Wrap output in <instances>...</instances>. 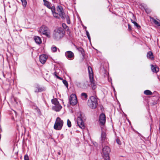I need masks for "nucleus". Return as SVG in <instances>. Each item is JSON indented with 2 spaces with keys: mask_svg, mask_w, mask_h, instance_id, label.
I'll use <instances>...</instances> for the list:
<instances>
[{
  "mask_svg": "<svg viewBox=\"0 0 160 160\" xmlns=\"http://www.w3.org/2000/svg\"><path fill=\"white\" fill-rule=\"evenodd\" d=\"M80 117H78L77 118V122L78 125L79 127L82 129H84L85 128V126L84 125V123L83 121L82 118V116L80 114Z\"/></svg>",
  "mask_w": 160,
  "mask_h": 160,
  "instance_id": "obj_11",
  "label": "nucleus"
},
{
  "mask_svg": "<svg viewBox=\"0 0 160 160\" xmlns=\"http://www.w3.org/2000/svg\"><path fill=\"white\" fill-rule=\"evenodd\" d=\"M138 134L139 136H141V135L140 134V133L138 132Z\"/></svg>",
  "mask_w": 160,
  "mask_h": 160,
  "instance_id": "obj_46",
  "label": "nucleus"
},
{
  "mask_svg": "<svg viewBox=\"0 0 160 160\" xmlns=\"http://www.w3.org/2000/svg\"><path fill=\"white\" fill-rule=\"evenodd\" d=\"M128 29L130 31L132 30L131 26L129 24H128Z\"/></svg>",
  "mask_w": 160,
  "mask_h": 160,
  "instance_id": "obj_36",
  "label": "nucleus"
},
{
  "mask_svg": "<svg viewBox=\"0 0 160 160\" xmlns=\"http://www.w3.org/2000/svg\"><path fill=\"white\" fill-rule=\"evenodd\" d=\"M84 28L85 29V30H86L87 27L85 26L84 27Z\"/></svg>",
  "mask_w": 160,
  "mask_h": 160,
  "instance_id": "obj_45",
  "label": "nucleus"
},
{
  "mask_svg": "<svg viewBox=\"0 0 160 160\" xmlns=\"http://www.w3.org/2000/svg\"><path fill=\"white\" fill-rule=\"evenodd\" d=\"M34 40L37 44L39 45L42 42L41 38L38 36H34Z\"/></svg>",
  "mask_w": 160,
  "mask_h": 160,
  "instance_id": "obj_17",
  "label": "nucleus"
},
{
  "mask_svg": "<svg viewBox=\"0 0 160 160\" xmlns=\"http://www.w3.org/2000/svg\"><path fill=\"white\" fill-rule=\"evenodd\" d=\"M35 87L36 89L35 91V93L42 92L45 90V88L44 87H40L38 84H36Z\"/></svg>",
  "mask_w": 160,
  "mask_h": 160,
  "instance_id": "obj_14",
  "label": "nucleus"
},
{
  "mask_svg": "<svg viewBox=\"0 0 160 160\" xmlns=\"http://www.w3.org/2000/svg\"><path fill=\"white\" fill-rule=\"evenodd\" d=\"M113 91L114 92V93H115L116 91H115V89L114 88H113Z\"/></svg>",
  "mask_w": 160,
  "mask_h": 160,
  "instance_id": "obj_43",
  "label": "nucleus"
},
{
  "mask_svg": "<svg viewBox=\"0 0 160 160\" xmlns=\"http://www.w3.org/2000/svg\"><path fill=\"white\" fill-rule=\"evenodd\" d=\"M47 58V57L45 54L41 55L39 56L40 62L43 64L45 62Z\"/></svg>",
  "mask_w": 160,
  "mask_h": 160,
  "instance_id": "obj_15",
  "label": "nucleus"
},
{
  "mask_svg": "<svg viewBox=\"0 0 160 160\" xmlns=\"http://www.w3.org/2000/svg\"><path fill=\"white\" fill-rule=\"evenodd\" d=\"M131 21L132 22H132H135V21H134L132 19H131Z\"/></svg>",
  "mask_w": 160,
  "mask_h": 160,
  "instance_id": "obj_44",
  "label": "nucleus"
},
{
  "mask_svg": "<svg viewBox=\"0 0 160 160\" xmlns=\"http://www.w3.org/2000/svg\"><path fill=\"white\" fill-rule=\"evenodd\" d=\"M51 102L52 104L54 105H57L59 104V102L56 98L52 99L51 100Z\"/></svg>",
  "mask_w": 160,
  "mask_h": 160,
  "instance_id": "obj_23",
  "label": "nucleus"
},
{
  "mask_svg": "<svg viewBox=\"0 0 160 160\" xmlns=\"http://www.w3.org/2000/svg\"><path fill=\"white\" fill-rule=\"evenodd\" d=\"M24 160H29L28 156L27 155H25L24 157Z\"/></svg>",
  "mask_w": 160,
  "mask_h": 160,
  "instance_id": "obj_35",
  "label": "nucleus"
},
{
  "mask_svg": "<svg viewBox=\"0 0 160 160\" xmlns=\"http://www.w3.org/2000/svg\"><path fill=\"white\" fill-rule=\"evenodd\" d=\"M57 48L55 46H53L51 48V49L52 52H56L57 50Z\"/></svg>",
  "mask_w": 160,
  "mask_h": 160,
  "instance_id": "obj_26",
  "label": "nucleus"
},
{
  "mask_svg": "<svg viewBox=\"0 0 160 160\" xmlns=\"http://www.w3.org/2000/svg\"><path fill=\"white\" fill-rule=\"evenodd\" d=\"M56 10L58 12H56V8H55V12L57 14V15L56 16L53 15V16L57 18H59L60 17L64 19V13L62 7L61 6L58 5L57 7Z\"/></svg>",
  "mask_w": 160,
  "mask_h": 160,
  "instance_id": "obj_3",
  "label": "nucleus"
},
{
  "mask_svg": "<svg viewBox=\"0 0 160 160\" xmlns=\"http://www.w3.org/2000/svg\"><path fill=\"white\" fill-rule=\"evenodd\" d=\"M58 155H61V152H60V151L59 150L58 152Z\"/></svg>",
  "mask_w": 160,
  "mask_h": 160,
  "instance_id": "obj_40",
  "label": "nucleus"
},
{
  "mask_svg": "<svg viewBox=\"0 0 160 160\" xmlns=\"http://www.w3.org/2000/svg\"><path fill=\"white\" fill-rule=\"evenodd\" d=\"M150 130H151V125H150Z\"/></svg>",
  "mask_w": 160,
  "mask_h": 160,
  "instance_id": "obj_48",
  "label": "nucleus"
},
{
  "mask_svg": "<svg viewBox=\"0 0 160 160\" xmlns=\"http://www.w3.org/2000/svg\"><path fill=\"white\" fill-rule=\"evenodd\" d=\"M63 124V121L59 117H57L54 125V128L57 130H60L62 129Z\"/></svg>",
  "mask_w": 160,
  "mask_h": 160,
  "instance_id": "obj_7",
  "label": "nucleus"
},
{
  "mask_svg": "<svg viewBox=\"0 0 160 160\" xmlns=\"http://www.w3.org/2000/svg\"><path fill=\"white\" fill-rule=\"evenodd\" d=\"M159 132H160V126L159 127Z\"/></svg>",
  "mask_w": 160,
  "mask_h": 160,
  "instance_id": "obj_47",
  "label": "nucleus"
},
{
  "mask_svg": "<svg viewBox=\"0 0 160 160\" xmlns=\"http://www.w3.org/2000/svg\"><path fill=\"white\" fill-rule=\"evenodd\" d=\"M147 57L148 58L152 60H153L154 58L152 52L151 51H149L148 52L147 55Z\"/></svg>",
  "mask_w": 160,
  "mask_h": 160,
  "instance_id": "obj_18",
  "label": "nucleus"
},
{
  "mask_svg": "<svg viewBox=\"0 0 160 160\" xmlns=\"http://www.w3.org/2000/svg\"><path fill=\"white\" fill-rule=\"evenodd\" d=\"M108 80L110 82V79H108Z\"/></svg>",
  "mask_w": 160,
  "mask_h": 160,
  "instance_id": "obj_49",
  "label": "nucleus"
},
{
  "mask_svg": "<svg viewBox=\"0 0 160 160\" xmlns=\"http://www.w3.org/2000/svg\"><path fill=\"white\" fill-rule=\"evenodd\" d=\"M62 26L63 27V28H66L67 27V25H66V24H64V23H63L62 24Z\"/></svg>",
  "mask_w": 160,
  "mask_h": 160,
  "instance_id": "obj_38",
  "label": "nucleus"
},
{
  "mask_svg": "<svg viewBox=\"0 0 160 160\" xmlns=\"http://www.w3.org/2000/svg\"><path fill=\"white\" fill-rule=\"evenodd\" d=\"M13 99H14V101L15 102H16V104H18V102L17 101V99L16 98H13Z\"/></svg>",
  "mask_w": 160,
  "mask_h": 160,
  "instance_id": "obj_37",
  "label": "nucleus"
},
{
  "mask_svg": "<svg viewBox=\"0 0 160 160\" xmlns=\"http://www.w3.org/2000/svg\"><path fill=\"white\" fill-rule=\"evenodd\" d=\"M85 31H86V35H87V36L88 38V37L89 38L90 37V36L89 33V32H88V31L87 30H85Z\"/></svg>",
  "mask_w": 160,
  "mask_h": 160,
  "instance_id": "obj_34",
  "label": "nucleus"
},
{
  "mask_svg": "<svg viewBox=\"0 0 160 160\" xmlns=\"http://www.w3.org/2000/svg\"><path fill=\"white\" fill-rule=\"evenodd\" d=\"M144 8L145 9L146 12L147 13H149L151 12V10L149 9L146 8L145 7H144Z\"/></svg>",
  "mask_w": 160,
  "mask_h": 160,
  "instance_id": "obj_30",
  "label": "nucleus"
},
{
  "mask_svg": "<svg viewBox=\"0 0 160 160\" xmlns=\"http://www.w3.org/2000/svg\"><path fill=\"white\" fill-rule=\"evenodd\" d=\"M67 23L68 24H69L70 23V21L69 19L67 21Z\"/></svg>",
  "mask_w": 160,
  "mask_h": 160,
  "instance_id": "obj_39",
  "label": "nucleus"
},
{
  "mask_svg": "<svg viewBox=\"0 0 160 160\" xmlns=\"http://www.w3.org/2000/svg\"><path fill=\"white\" fill-rule=\"evenodd\" d=\"M108 80L110 82V79H108Z\"/></svg>",
  "mask_w": 160,
  "mask_h": 160,
  "instance_id": "obj_50",
  "label": "nucleus"
},
{
  "mask_svg": "<svg viewBox=\"0 0 160 160\" xmlns=\"http://www.w3.org/2000/svg\"><path fill=\"white\" fill-rule=\"evenodd\" d=\"M77 49L82 54V55L84 57V55H85L84 51V49L81 47H79L77 48Z\"/></svg>",
  "mask_w": 160,
  "mask_h": 160,
  "instance_id": "obj_21",
  "label": "nucleus"
},
{
  "mask_svg": "<svg viewBox=\"0 0 160 160\" xmlns=\"http://www.w3.org/2000/svg\"><path fill=\"white\" fill-rule=\"evenodd\" d=\"M100 142L102 147L108 143V139L106 138V134L103 132H102L101 133Z\"/></svg>",
  "mask_w": 160,
  "mask_h": 160,
  "instance_id": "obj_9",
  "label": "nucleus"
},
{
  "mask_svg": "<svg viewBox=\"0 0 160 160\" xmlns=\"http://www.w3.org/2000/svg\"><path fill=\"white\" fill-rule=\"evenodd\" d=\"M150 18L151 20H152L153 21L154 23L158 26H160V23L156 20L153 17L150 16Z\"/></svg>",
  "mask_w": 160,
  "mask_h": 160,
  "instance_id": "obj_22",
  "label": "nucleus"
},
{
  "mask_svg": "<svg viewBox=\"0 0 160 160\" xmlns=\"http://www.w3.org/2000/svg\"><path fill=\"white\" fill-rule=\"evenodd\" d=\"M54 75L56 77V78H58V79H59L61 80H62V78L58 76L57 75V73L56 72H55L54 73Z\"/></svg>",
  "mask_w": 160,
  "mask_h": 160,
  "instance_id": "obj_32",
  "label": "nucleus"
},
{
  "mask_svg": "<svg viewBox=\"0 0 160 160\" xmlns=\"http://www.w3.org/2000/svg\"><path fill=\"white\" fill-rule=\"evenodd\" d=\"M88 38L89 41L90 42H91V38H90V37L89 38L88 37Z\"/></svg>",
  "mask_w": 160,
  "mask_h": 160,
  "instance_id": "obj_41",
  "label": "nucleus"
},
{
  "mask_svg": "<svg viewBox=\"0 0 160 160\" xmlns=\"http://www.w3.org/2000/svg\"><path fill=\"white\" fill-rule=\"evenodd\" d=\"M35 109L36 110V112L38 113V115H40L41 114L40 109L37 106L35 107Z\"/></svg>",
  "mask_w": 160,
  "mask_h": 160,
  "instance_id": "obj_27",
  "label": "nucleus"
},
{
  "mask_svg": "<svg viewBox=\"0 0 160 160\" xmlns=\"http://www.w3.org/2000/svg\"><path fill=\"white\" fill-rule=\"evenodd\" d=\"M99 122L102 125H103L105 124L106 122V117L104 113H102L100 115Z\"/></svg>",
  "mask_w": 160,
  "mask_h": 160,
  "instance_id": "obj_13",
  "label": "nucleus"
},
{
  "mask_svg": "<svg viewBox=\"0 0 160 160\" xmlns=\"http://www.w3.org/2000/svg\"><path fill=\"white\" fill-rule=\"evenodd\" d=\"M110 152V149L108 146H105L102 148V157L104 160H110L109 154Z\"/></svg>",
  "mask_w": 160,
  "mask_h": 160,
  "instance_id": "obj_6",
  "label": "nucleus"
},
{
  "mask_svg": "<svg viewBox=\"0 0 160 160\" xmlns=\"http://www.w3.org/2000/svg\"><path fill=\"white\" fill-rule=\"evenodd\" d=\"M64 33L65 32L62 28H58L54 30L53 37L54 39L59 40L63 37Z\"/></svg>",
  "mask_w": 160,
  "mask_h": 160,
  "instance_id": "obj_2",
  "label": "nucleus"
},
{
  "mask_svg": "<svg viewBox=\"0 0 160 160\" xmlns=\"http://www.w3.org/2000/svg\"><path fill=\"white\" fill-rule=\"evenodd\" d=\"M110 79L111 81H112V79L111 78H110Z\"/></svg>",
  "mask_w": 160,
  "mask_h": 160,
  "instance_id": "obj_51",
  "label": "nucleus"
},
{
  "mask_svg": "<svg viewBox=\"0 0 160 160\" xmlns=\"http://www.w3.org/2000/svg\"><path fill=\"white\" fill-rule=\"evenodd\" d=\"M65 55L66 58L69 60H72L74 57V53L70 51H68L65 52Z\"/></svg>",
  "mask_w": 160,
  "mask_h": 160,
  "instance_id": "obj_12",
  "label": "nucleus"
},
{
  "mask_svg": "<svg viewBox=\"0 0 160 160\" xmlns=\"http://www.w3.org/2000/svg\"><path fill=\"white\" fill-rule=\"evenodd\" d=\"M151 69L153 72L157 73L159 71V68L156 65H151Z\"/></svg>",
  "mask_w": 160,
  "mask_h": 160,
  "instance_id": "obj_19",
  "label": "nucleus"
},
{
  "mask_svg": "<svg viewBox=\"0 0 160 160\" xmlns=\"http://www.w3.org/2000/svg\"><path fill=\"white\" fill-rule=\"evenodd\" d=\"M66 18H67V21L69 19V17L68 16Z\"/></svg>",
  "mask_w": 160,
  "mask_h": 160,
  "instance_id": "obj_42",
  "label": "nucleus"
},
{
  "mask_svg": "<svg viewBox=\"0 0 160 160\" xmlns=\"http://www.w3.org/2000/svg\"><path fill=\"white\" fill-rule=\"evenodd\" d=\"M132 23L134 24V25L136 26V28L137 29H140L141 28V26L139 25L137 22H136L135 21L133 22Z\"/></svg>",
  "mask_w": 160,
  "mask_h": 160,
  "instance_id": "obj_28",
  "label": "nucleus"
},
{
  "mask_svg": "<svg viewBox=\"0 0 160 160\" xmlns=\"http://www.w3.org/2000/svg\"><path fill=\"white\" fill-rule=\"evenodd\" d=\"M62 108V106L59 103L52 107V109L56 112L59 111Z\"/></svg>",
  "mask_w": 160,
  "mask_h": 160,
  "instance_id": "obj_16",
  "label": "nucleus"
},
{
  "mask_svg": "<svg viewBox=\"0 0 160 160\" xmlns=\"http://www.w3.org/2000/svg\"><path fill=\"white\" fill-rule=\"evenodd\" d=\"M62 82L65 86L68 88V84L67 81L66 80H63Z\"/></svg>",
  "mask_w": 160,
  "mask_h": 160,
  "instance_id": "obj_31",
  "label": "nucleus"
},
{
  "mask_svg": "<svg viewBox=\"0 0 160 160\" xmlns=\"http://www.w3.org/2000/svg\"><path fill=\"white\" fill-rule=\"evenodd\" d=\"M44 5L48 8L51 10L52 15L55 16L57 15L55 12V7L53 5H52L51 3L46 0H43Z\"/></svg>",
  "mask_w": 160,
  "mask_h": 160,
  "instance_id": "obj_8",
  "label": "nucleus"
},
{
  "mask_svg": "<svg viewBox=\"0 0 160 160\" xmlns=\"http://www.w3.org/2000/svg\"><path fill=\"white\" fill-rule=\"evenodd\" d=\"M39 32L42 34L46 36L47 37H50V32L48 27L45 25L42 26L39 28Z\"/></svg>",
  "mask_w": 160,
  "mask_h": 160,
  "instance_id": "obj_5",
  "label": "nucleus"
},
{
  "mask_svg": "<svg viewBox=\"0 0 160 160\" xmlns=\"http://www.w3.org/2000/svg\"><path fill=\"white\" fill-rule=\"evenodd\" d=\"M22 6L25 8L27 4V2L26 0H21Z\"/></svg>",
  "mask_w": 160,
  "mask_h": 160,
  "instance_id": "obj_25",
  "label": "nucleus"
},
{
  "mask_svg": "<svg viewBox=\"0 0 160 160\" xmlns=\"http://www.w3.org/2000/svg\"><path fill=\"white\" fill-rule=\"evenodd\" d=\"M88 95L85 92H82L81 94L82 98L83 100H86L88 99Z\"/></svg>",
  "mask_w": 160,
  "mask_h": 160,
  "instance_id": "obj_20",
  "label": "nucleus"
},
{
  "mask_svg": "<svg viewBox=\"0 0 160 160\" xmlns=\"http://www.w3.org/2000/svg\"><path fill=\"white\" fill-rule=\"evenodd\" d=\"M67 125L69 128H70L72 126L71 122L68 119L67 120Z\"/></svg>",
  "mask_w": 160,
  "mask_h": 160,
  "instance_id": "obj_29",
  "label": "nucleus"
},
{
  "mask_svg": "<svg viewBox=\"0 0 160 160\" xmlns=\"http://www.w3.org/2000/svg\"><path fill=\"white\" fill-rule=\"evenodd\" d=\"M69 102L71 105L74 106L77 103L76 96L74 94H72L70 96Z\"/></svg>",
  "mask_w": 160,
  "mask_h": 160,
  "instance_id": "obj_10",
  "label": "nucleus"
},
{
  "mask_svg": "<svg viewBox=\"0 0 160 160\" xmlns=\"http://www.w3.org/2000/svg\"><path fill=\"white\" fill-rule=\"evenodd\" d=\"M88 70L89 73V77L90 82L91 83L92 89L95 90L96 87V85L94 82L93 76L92 68L90 66L88 67Z\"/></svg>",
  "mask_w": 160,
  "mask_h": 160,
  "instance_id": "obj_4",
  "label": "nucleus"
},
{
  "mask_svg": "<svg viewBox=\"0 0 160 160\" xmlns=\"http://www.w3.org/2000/svg\"><path fill=\"white\" fill-rule=\"evenodd\" d=\"M14 112H15V113H16V112L15 111H14Z\"/></svg>",
  "mask_w": 160,
  "mask_h": 160,
  "instance_id": "obj_52",
  "label": "nucleus"
},
{
  "mask_svg": "<svg viewBox=\"0 0 160 160\" xmlns=\"http://www.w3.org/2000/svg\"><path fill=\"white\" fill-rule=\"evenodd\" d=\"M144 93L147 95H151L152 94V92L149 90H147L144 91Z\"/></svg>",
  "mask_w": 160,
  "mask_h": 160,
  "instance_id": "obj_24",
  "label": "nucleus"
},
{
  "mask_svg": "<svg viewBox=\"0 0 160 160\" xmlns=\"http://www.w3.org/2000/svg\"><path fill=\"white\" fill-rule=\"evenodd\" d=\"M98 98L96 96H91L89 98L87 104L88 106L92 109H95L98 105Z\"/></svg>",
  "mask_w": 160,
  "mask_h": 160,
  "instance_id": "obj_1",
  "label": "nucleus"
},
{
  "mask_svg": "<svg viewBox=\"0 0 160 160\" xmlns=\"http://www.w3.org/2000/svg\"><path fill=\"white\" fill-rule=\"evenodd\" d=\"M117 143L119 145H120L121 144V142L120 140L119 139H117L116 140Z\"/></svg>",
  "mask_w": 160,
  "mask_h": 160,
  "instance_id": "obj_33",
  "label": "nucleus"
}]
</instances>
